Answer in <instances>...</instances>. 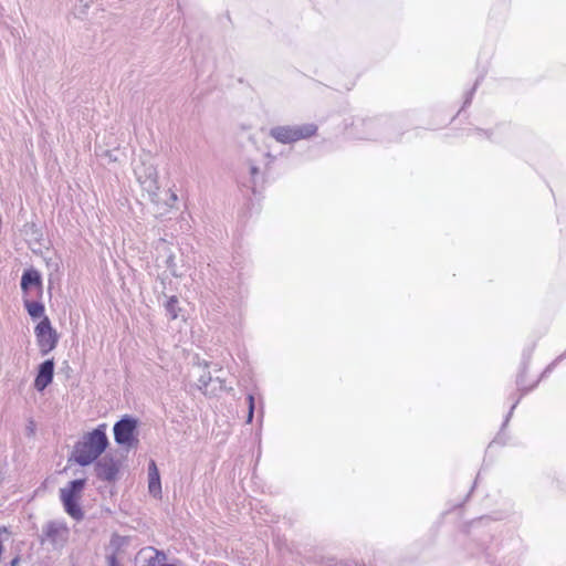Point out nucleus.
Segmentation results:
<instances>
[{"instance_id": "f257e3e1", "label": "nucleus", "mask_w": 566, "mask_h": 566, "mask_svg": "<svg viewBox=\"0 0 566 566\" xmlns=\"http://www.w3.org/2000/svg\"><path fill=\"white\" fill-rule=\"evenodd\" d=\"M106 429L107 426L102 423L92 432L86 433L74 447L72 459L81 465H87L95 461L108 446Z\"/></svg>"}, {"instance_id": "f03ea898", "label": "nucleus", "mask_w": 566, "mask_h": 566, "mask_svg": "<svg viewBox=\"0 0 566 566\" xmlns=\"http://www.w3.org/2000/svg\"><path fill=\"white\" fill-rule=\"evenodd\" d=\"M85 484V479H78L71 481L65 488L60 490V499L65 512L76 521L84 517L78 502L82 497Z\"/></svg>"}, {"instance_id": "7ed1b4c3", "label": "nucleus", "mask_w": 566, "mask_h": 566, "mask_svg": "<svg viewBox=\"0 0 566 566\" xmlns=\"http://www.w3.org/2000/svg\"><path fill=\"white\" fill-rule=\"evenodd\" d=\"M315 124H303L296 126H277L270 130L271 137L281 144H292L307 139L316 135Z\"/></svg>"}, {"instance_id": "20e7f679", "label": "nucleus", "mask_w": 566, "mask_h": 566, "mask_svg": "<svg viewBox=\"0 0 566 566\" xmlns=\"http://www.w3.org/2000/svg\"><path fill=\"white\" fill-rule=\"evenodd\" d=\"M34 333L38 346L42 355L49 354L56 347L59 335L56 331L52 327L48 316H44L41 319V322L35 326Z\"/></svg>"}, {"instance_id": "39448f33", "label": "nucleus", "mask_w": 566, "mask_h": 566, "mask_svg": "<svg viewBox=\"0 0 566 566\" xmlns=\"http://www.w3.org/2000/svg\"><path fill=\"white\" fill-rule=\"evenodd\" d=\"M21 289L23 300L42 298L43 286L39 271L34 269L27 270L21 277Z\"/></svg>"}, {"instance_id": "423d86ee", "label": "nucleus", "mask_w": 566, "mask_h": 566, "mask_svg": "<svg viewBox=\"0 0 566 566\" xmlns=\"http://www.w3.org/2000/svg\"><path fill=\"white\" fill-rule=\"evenodd\" d=\"M137 427V421L129 418H124L114 426V437L118 444L130 446L134 440V433Z\"/></svg>"}, {"instance_id": "0eeeda50", "label": "nucleus", "mask_w": 566, "mask_h": 566, "mask_svg": "<svg viewBox=\"0 0 566 566\" xmlns=\"http://www.w3.org/2000/svg\"><path fill=\"white\" fill-rule=\"evenodd\" d=\"M53 374H54L53 359H48V360L43 361L39 367L38 375L34 380V387L39 391L44 390L52 382Z\"/></svg>"}, {"instance_id": "6e6552de", "label": "nucleus", "mask_w": 566, "mask_h": 566, "mask_svg": "<svg viewBox=\"0 0 566 566\" xmlns=\"http://www.w3.org/2000/svg\"><path fill=\"white\" fill-rule=\"evenodd\" d=\"M148 492L155 499H161L160 475L155 461H150L148 465Z\"/></svg>"}, {"instance_id": "1a4fd4ad", "label": "nucleus", "mask_w": 566, "mask_h": 566, "mask_svg": "<svg viewBox=\"0 0 566 566\" xmlns=\"http://www.w3.org/2000/svg\"><path fill=\"white\" fill-rule=\"evenodd\" d=\"M151 199L157 206L171 208L176 205L178 197L170 188H157V191L151 192Z\"/></svg>"}, {"instance_id": "9d476101", "label": "nucleus", "mask_w": 566, "mask_h": 566, "mask_svg": "<svg viewBox=\"0 0 566 566\" xmlns=\"http://www.w3.org/2000/svg\"><path fill=\"white\" fill-rule=\"evenodd\" d=\"M96 470L98 478L112 481L117 474L118 467L112 459H104L97 463Z\"/></svg>"}, {"instance_id": "9b49d317", "label": "nucleus", "mask_w": 566, "mask_h": 566, "mask_svg": "<svg viewBox=\"0 0 566 566\" xmlns=\"http://www.w3.org/2000/svg\"><path fill=\"white\" fill-rule=\"evenodd\" d=\"M40 300L41 298L23 300L24 307L32 318H43L45 316L44 305L40 302Z\"/></svg>"}, {"instance_id": "f8f14e48", "label": "nucleus", "mask_w": 566, "mask_h": 566, "mask_svg": "<svg viewBox=\"0 0 566 566\" xmlns=\"http://www.w3.org/2000/svg\"><path fill=\"white\" fill-rule=\"evenodd\" d=\"M165 308L170 319H177L181 316L182 308L179 306V300L177 296L169 297L166 302Z\"/></svg>"}, {"instance_id": "ddd939ff", "label": "nucleus", "mask_w": 566, "mask_h": 566, "mask_svg": "<svg viewBox=\"0 0 566 566\" xmlns=\"http://www.w3.org/2000/svg\"><path fill=\"white\" fill-rule=\"evenodd\" d=\"M526 371H527L526 368L523 367L517 375L516 382H517V386H520L522 388L526 387Z\"/></svg>"}, {"instance_id": "4468645a", "label": "nucleus", "mask_w": 566, "mask_h": 566, "mask_svg": "<svg viewBox=\"0 0 566 566\" xmlns=\"http://www.w3.org/2000/svg\"><path fill=\"white\" fill-rule=\"evenodd\" d=\"M248 402H249V415H248V421L250 422L253 418V409H254V398L252 395L248 396Z\"/></svg>"}, {"instance_id": "2eb2a0df", "label": "nucleus", "mask_w": 566, "mask_h": 566, "mask_svg": "<svg viewBox=\"0 0 566 566\" xmlns=\"http://www.w3.org/2000/svg\"><path fill=\"white\" fill-rule=\"evenodd\" d=\"M108 565L109 566H118L117 559H116L115 555H112V556L108 557Z\"/></svg>"}]
</instances>
